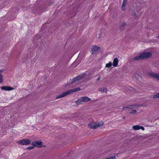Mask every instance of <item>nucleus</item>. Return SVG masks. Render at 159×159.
Here are the masks:
<instances>
[{"label":"nucleus","instance_id":"1","mask_svg":"<svg viewBox=\"0 0 159 159\" xmlns=\"http://www.w3.org/2000/svg\"><path fill=\"white\" fill-rule=\"evenodd\" d=\"M151 56L152 53L150 52H143L140 54L138 56L134 57L133 59L134 60L137 61L150 57Z\"/></svg>","mask_w":159,"mask_h":159},{"label":"nucleus","instance_id":"2","mask_svg":"<svg viewBox=\"0 0 159 159\" xmlns=\"http://www.w3.org/2000/svg\"><path fill=\"white\" fill-rule=\"evenodd\" d=\"M103 122L101 121L99 122H91L89 124V127L92 129H95L102 126Z\"/></svg>","mask_w":159,"mask_h":159},{"label":"nucleus","instance_id":"3","mask_svg":"<svg viewBox=\"0 0 159 159\" xmlns=\"http://www.w3.org/2000/svg\"><path fill=\"white\" fill-rule=\"evenodd\" d=\"M91 100V99L87 97H83L80 98L75 102L77 105L81 104L83 102H85Z\"/></svg>","mask_w":159,"mask_h":159},{"label":"nucleus","instance_id":"4","mask_svg":"<svg viewBox=\"0 0 159 159\" xmlns=\"http://www.w3.org/2000/svg\"><path fill=\"white\" fill-rule=\"evenodd\" d=\"M102 49L97 45L93 46L91 48L92 54H96L102 52Z\"/></svg>","mask_w":159,"mask_h":159},{"label":"nucleus","instance_id":"5","mask_svg":"<svg viewBox=\"0 0 159 159\" xmlns=\"http://www.w3.org/2000/svg\"><path fill=\"white\" fill-rule=\"evenodd\" d=\"M85 75L86 74L84 73L74 78L72 80H70V84H72L74 82L79 81L84 77Z\"/></svg>","mask_w":159,"mask_h":159},{"label":"nucleus","instance_id":"6","mask_svg":"<svg viewBox=\"0 0 159 159\" xmlns=\"http://www.w3.org/2000/svg\"><path fill=\"white\" fill-rule=\"evenodd\" d=\"M31 141L28 139H24L20 140L18 141V143L23 145H28L30 143Z\"/></svg>","mask_w":159,"mask_h":159},{"label":"nucleus","instance_id":"7","mask_svg":"<svg viewBox=\"0 0 159 159\" xmlns=\"http://www.w3.org/2000/svg\"><path fill=\"white\" fill-rule=\"evenodd\" d=\"M31 144L34 146H36L39 148L45 146H43L42 142L41 141L34 142L32 143Z\"/></svg>","mask_w":159,"mask_h":159},{"label":"nucleus","instance_id":"8","mask_svg":"<svg viewBox=\"0 0 159 159\" xmlns=\"http://www.w3.org/2000/svg\"><path fill=\"white\" fill-rule=\"evenodd\" d=\"M104 34V33L102 31H98L96 33V37L97 39H101L103 37Z\"/></svg>","mask_w":159,"mask_h":159},{"label":"nucleus","instance_id":"9","mask_svg":"<svg viewBox=\"0 0 159 159\" xmlns=\"http://www.w3.org/2000/svg\"><path fill=\"white\" fill-rule=\"evenodd\" d=\"M149 76L156 78L159 81V74L153 72H150L149 73Z\"/></svg>","mask_w":159,"mask_h":159},{"label":"nucleus","instance_id":"10","mask_svg":"<svg viewBox=\"0 0 159 159\" xmlns=\"http://www.w3.org/2000/svg\"><path fill=\"white\" fill-rule=\"evenodd\" d=\"M1 89L2 90L5 91H10L14 89L13 88L8 86H2L1 87Z\"/></svg>","mask_w":159,"mask_h":159},{"label":"nucleus","instance_id":"11","mask_svg":"<svg viewBox=\"0 0 159 159\" xmlns=\"http://www.w3.org/2000/svg\"><path fill=\"white\" fill-rule=\"evenodd\" d=\"M132 128L133 130H137L141 129L142 130H144V128L142 126H140L139 125H133L132 127Z\"/></svg>","mask_w":159,"mask_h":159},{"label":"nucleus","instance_id":"12","mask_svg":"<svg viewBox=\"0 0 159 159\" xmlns=\"http://www.w3.org/2000/svg\"><path fill=\"white\" fill-rule=\"evenodd\" d=\"M139 105H130L129 106V107H125L123 106V108L122 109V110H125V108H137L139 107Z\"/></svg>","mask_w":159,"mask_h":159},{"label":"nucleus","instance_id":"13","mask_svg":"<svg viewBox=\"0 0 159 159\" xmlns=\"http://www.w3.org/2000/svg\"><path fill=\"white\" fill-rule=\"evenodd\" d=\"M68 94H69V93H68V91H67L65 92L62 94H61L57 96L56 97V99H59V98H61L64 97L65 96H66V95H68Z\"/></svg>","mask_w":159,"mask_h":159},{"label":"nucleus","instance_id":"14","mask_svg":"<svg viewBox=\"0 0 159 159\" xmlns=\"http://www.w3.org/2000/svg\"><path fill=\"white\" fill-rule=\"evenodd\" d=\"M81 89L79 88L74 89L68 90V92L69 94H70L73 92H75L80 90Z\"/></svg>","mask_w":159,"mask_h":159},{"label":"nucleus","instance_id":"15","mask_svg":"<svg viewBox=\"0 0 159 159\" xmlns=\"http://www.w3.org/2000/svg\"><path fill=\"white\" fill-rule=\"evenodd\" d=\"M118 62L119 61L118 58H115L113 60V66L114 67H116L118 65Z\"/></svg>","mask_w":159,"mask_h":159},{"label":"nucleus","instance_id":"16","mask_svg":"<svg viewBox=\"0 0 159 159\" xmlns=\"http://www.w3.org/2000/svg\"><path fill=\"white\" fill-rule=\"evenodd\" d=\"M3 70H0V83H2L3 80V78L2 73L3 72Z\"/></svg>","mask_w":159,"mask_h":159},{"label":"nucleus","instance_id":"17","mask_svg":"<svg viewBox=\"0 0 159 159\" xmlns=\"http://www.w3.org/2000/svg\"><path fill=\"white\" fill-rule=\"evenodd\" d=\"M98 90L102 92H104L105 93H107V89L105 87L99 88H98Z\"/></svg>","mask_w":159,"mask_h":159},{"label":"nucleus","instance_id":"18","mask_svg":"<svg viewBox=\"0 0 159 159\" xmlns=\"http://www.w3.org/2000/svg\"><path fill=\"white\" fill-rule=\"evenodd\" d=\"M126 3H127L125 2H123L121 7V9L123 11H125V7L126 6Z\"/></svg>","mask_w":159,"mask_h":159},{"label":"nucleus","instance_id":"19","mask_svg":"<svg viewBox=\"0 0 159 159\" xmlns=\"http://www.w3.org/2000/svg\"><path fill=\"white\" fill-rule=\"evenodd\" d=\"M137 111L135 110H132L131 111L130 114L131 115H134L136 114Z\"/></svg>","mask_w":159,"mask_h":159},{"label":"nucleus","instance_id":"20","mask_svg":"<svg viewBox=\"0 0 159 159\" xmlns=\"http://www.w3.org/2000/svg\"><path fill=\"white\" fill-rule=\"evenodd\" d=\"M112 65L111 62L110 61L108 63L106 64L105 67L107 68H109L111 67Z\"/></svg>","mask_w":159,"mask_h":159},{"label":"nucleus","instance_id":"21","mask_svg":"<svg viewBox=\"0 0 159 159\" xmlns=\"http://www.w3.org/2000/svg\"><path fill=\"white\" fill-rule=\"evenodd\" d=\"M153 98H159V93H157L154 95Z\"/></svg>","mask_w":159,"mask_h":159},{"label":"nucleus","instance_id":"22","mask_svg":"<svg viewBox=\"0 0 159 159\" xmlns=\"http://www.w3.org/2000/svg\"><path fill=\"white\" fill-rule=\"evenodd\" d=\"M131 13H132V14L133 16H136V13H135V12L134 11V10H132L131 11Z\"/></svg>","mask_w":159,"mask_h":159},{"label":"nucleus","instance_id":"23","mask_svg":"<svg viewBox=\"0 0 159 159\" xmlns=\"http://www.w3.org/2000/svg\"><path fill=\"white\" fill-rule=\"evenodd\" d=\"M34 146H31V147H28L27 149H28L29 150H31V149H33L34 148Z\"/></svg>","mask_w":159,"mask_h":159},{"label":"nucleus","instance_id":"24","mask_svg":"<svg viewBox=\"0 0 159 159\" xmlns=\"http://www.w3.org/2000/svg\"><path fill=\"white\" fill-rule=\"evenodd\" d=\"M100 79V76H99L98 78L97 79V80L98 81Z\"/></svg>","mask_w":159,"mask_h":159},{"label":"nucleus","instance_id":"25","mask_svg":"<svg viewBox=\"0 0 159 159\" xmlns=\"http://www.w3.org/2000/svg\"><path fill=\"white\" fill-rule=\"evenodd\" d=\"M125 2L127 3V0H123V2Z\"/></svg>","mask_w":159,"mask_h":159},{"label":"nucleus","instance_id":"26","mask_svg":"<svg viewBox=\"0 0 159 159\" xmlns=\"http://www.w3.org/2000/svg\"><path fill=\"white\" fill-rule=\"evenodd\" d=\"M136 75L138 76V77L139 78H141V76H140V75H138V74H136Z\"/></svg>","mask_w":159,"mask_h":159},{"label":"nucleus","instance_id":"27","mask_svg":"<svg viewBox=\"0 0 159 159\" xmlns=\"http://www.w3.org/2000/svg\"><path fill=\"white\" fill-rule=\"evenodd\" d=\"M157 38H159V35L157 36Z\"/></svg>","mask_w":159,"mask_h":159}]
</instances>
